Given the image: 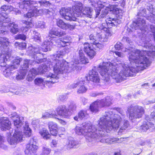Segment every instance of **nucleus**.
Wrapping results in <instances>:
<instances>
[{"label": "nucleus", "mask_w": 155, "mask_h": 155, "mask_svg": "<svg viewBox=\"0 0 155 155\" xmlns=\"http://www.w3.org/2000/svg\"><path fill=\"white\" fill-rule=\"evenodd\" d=\"M116 110L120 115L113 114L111 110L105 112L99 120L97 127L93 125L90 122H84L80 126H76V134L84 136L87 141L92 142V143L94 142L108 144L114 143L118 139L116 138H108L107 133L112 130L114 131L117 130L120 126L118 132V134L120 135L125 133L130 125L129 121L124 119L125 116L121 109L117 107Z\"/></svg>", "instance_id": "nucleus-1"}, {"label": "nucleus", "mask_w": 155, "mask_h": 155, "mask_svg": "<svg viewBox=\"0 0 155 155\" xmlns=\"http://www.w3.org/2000/svg\"><path fill=\"white\" fill-rule=\"evenodd\" d=\"M70 47H65L61 49L57 52V54L51 56L47 61L45 62V66L42 71H46L51 69H53L54 72L57 74H63L68 73L72 70H77L80 68L79 64L81 62L82 64H85L87 61V58L82 49L78 48V49L79 54V59H75L68 65V63L62 58L63 55L70 51Z\"/></svg>", "instance_id": "nucleus-2"}, {"label": "nucleus", "mask_w": 155, "mask_h": 155, "mask_svg": "<svg viewBox=\"0 0 155 155\" xmlns=\"http://www.w3.org/2000/svg\"><path fill=\"white\" fill-rule=\"evenodd\" d=\"M127 67L118 62L112 63L110 62H103L102 63L100 64L98 67H94L93 69L89 71V79L94 82H99L100 79L97 70L104 80L108 82L110 76L116 83H120L126 79V77L135 74L134 71L131 74L125 71V69H127Z\"/></svg>", "instance_id": "nucleus-3"}, {"label": "nucleus", "mask_w": 155, "mask_h": 155, "mask_svg": "<svg viewBox=\"0 0 155 155\" xmlns=\"http://www.w3.org/2000/svg\"><path fill=\"white\" fill-rule=\"evenodd\" d=\"M66 34L65 31L60 29L54 28L50 30L49 32V38L48 39H45L44 42V46L45 47V51H50L53 46L57 45H60L62 47L68 46L70 45V39L69 37H64L63 39L59 38L56 39L54 38L56 36L61 37Z\"/></svg>", "instance_id": "nucleus-4"}, {"label": "nucleus", "mask_w": 155, "mask_h": 155, "mask_svg": "<svg viewBox=\"0 0 155 155\" xmlns=\"http://www.w3.org/2000/svg\"><path fill=\"white\" fill-rule=\"evenodd\" d=\"M49 3L48 2L46 1L31 0H25L21 2H19V7L20 8L23 9L24 11L23 12L28 11L27 14L24 15L26 18H28L41 15L43 11L40 8V6H46Z\"/></svg>", "instance_id": "nucleus-5"}, {"label": "nucleus", "mask_w": 155, "mask_h": 155, "mask_svg": "<svg viewBox=\"0 0 155 155\" xmlns=\"http://www.w3.org/2000/svg\"><path fill=\"white\" fill-rule=\"evenodd\" d=\"M91 5L92 6L95 7V18L98 17L101 11V14L99 17V18H104L107 14L108 11H110L112 12L114 14L116 15V18H113L115 20L120 19L121 21V23L123 21L122 18L123 17V11L118 8L116 5H109L107 6H106L103 4L98 5L95 3L92 4Z\"/></svg>", "instance_id": "nucleus-6"}, {"label": "nucleus", "mask_w": 155, "mask_h": 155, "mask_svg": "<svg viewBox=\"0 0 155 155\" xmlns=\"http://www.w3.org/2000/svg\"><path fill=\"white\" fill-rule=\"evenodd\" d=\"M82 10V4L80 2L77 3L72 8H62L60 13L62 18L67 21H77V17H80Z\"/></svg>", "instance_id": "nucleus-7"}, {"label": "nucleus", "mask_w": 155, "mask_h": 155, "mask_svg": "<svg viewBox=\"0 0 155 155\" xmlns=\"http://www.w3.org/2000/svg\"><path fill=\"white\" fill-rule=\"evenodd\" d=\"M121 21L120 19L115 20L111 18H108L105 19L104 22L94 28V31L96 32L97 37L99 38V40L102 39L104 37L103 35H105L104 33L110 34L108 28L111 26L117 25L121 23Z\"/></svg>", "instance_id": "nucleus-8"}, {"label": "nucleus", "mask_w": 155, "mask_h": 155, "mask_svg": "<svg viewBox=\"0 0 155 155\" xmlns=\"http://www.w3.org/2000/svg\"><path fill=\"white\" fill-rule=\"evenodd\" d=\"M13 122L15 128L14 134L11 138H8L7 139L8 142L11 145L16 144L21 141L22 140L23 136L22 131H21L23 123L20 120V118L14 120Z\"/></svg>", "instance_id": "nucleus-9"}, {"label": "nucleus", "mask_w": 155, "mask_h": 155, "mask_svg": "<svg viewBox=\"0 0 155 155\" xmlns=\"http://www.w3.org/2000/svg\"><path fill=\"white\" fill-rule=\"evenodd\" d=\"M9 42L8 39L6 37H0V50L2 53L0 56L1 62L7 61L11 57L10 51L8 48Z\"/></svg>", "instance_id": "nucleus-10"}, {"label": "nucleus", "mask_w": 155, "mask_h": 155, "mask_svg": "<svg viewBox=\"0 0 155 155\" xmlns=\"http://www.w3.org/2000/svg\"><path fill=\"white\" fill-rule=\"evenodd\" d=\"M43 45L44 43L43 44V46L45 49L42 48L38 46H36V47L31 46L28 48V52L35 59V62L38 63H41L43 62H46L47 61L46 58H41L43 57V54L41 53V51H44L45 48L44 46Z\"/></svg>", "instance_id": "nucleus-11"}, {"label": "nucleus", "mask_w": 155, "mask_h": 155, "mask_svg": "<svg viewBox=\"0 0 155 155\" xmlns=\"http://www.w3.org/2000/svg\"><path fill=\"white\" fill-rule=\"evenodd\" d=\"M111 98L110 96H107L100 100L94 102L91 104L90 109L93 113L97 112L99 108L109 106L111 104Z\"/></svg>", "instance_id": "nucleus-12"}, {"label": "nucleus", "mask_w": 155, "mask_h": 155, "mask_svg": "<svg viewBox=\"0 0 155 155\" xmlns=\"http://www.w3.org/2000/svg\"><path fill=\"white\" fill-rule=\"evenodd\" d=\"M103 46L102 44L97 41L94 42L93 45L88 43H85L84 44V50L89 58L92 59L96 53L94 51V48L97 47V48L101 49Z\"/></svg>", "instance_id": "nucleus-13"}, {"label": "nucleus", "mask_w": 155, "mask_h": 155, "mask_svg": "<svg viewBox=\"0 0 155 155\" xmlns=\"http://www.w3.org/2000/svg\"><path fill=\"white\" fill-rule=\"evenodd\" d=\"M127 111L129 118L132 120L134 118H141L144 113V109L141 107L134 105L128 107Z\"/></svg>", "instance_id": "nucleus-14"}, {"label": "nucleus", "mask_w": 155, "mask_h": 155, "mask_svg": "<svg viewBox=\"0 0 155 155\" xmlns=\"http://www.w3.org/2000/svg\"><path fill=\"white\" fill-rule=\"evenodd\" d=\"M146 14V10L144 8H142L140 10V12H138L137 15L140 17L138 18L137 19L135 22H133L132 26L133 28L135 29L140 28L141 30L144 29V28H147L146 25L145 21L143 16H145V14Z\"/></svg>", "instance_id": "nucleus-15"}, {"label": "nucleus", "mask_w": 155, "mask_h": 155, "mask_svg": "<svg viewBox=\"0 0 155 155\" xmlns=\"http://www.w3.org/2000/svg\"><path fill=\"white\" fill-rule=\"evenodd\" d=\"M85 79L88 81V77H86L84 79L81 78H78L74 83H72L69 85V88L70 89L74 88L77 87H79L77 90V93L78 94H82L85 93L87 88L85 87L84 84L85 81Z\"/></svg>", "instance_id": "nucleus-16"}, {"label": "nucleus", "mask_w": 155, "mask_h": 155, "mask_svg": "<svg viewBox=\"0 0 155 155\" xmlns=\"http://www.w3.org/2000/svg\"><path fill=\"white\" fill-rule=\"evenodd\" d=\"M122 40L124 42L126 41L129 44L130 47L127 48H124L122 46V44L120 42H117L116 44L115 45L114 47L117 50H119L121 49L122 51H128V57L129 56V53L133 49V42L128 37H124L122 39Z\"/></svg>", "instance_id": "nucleus-17"}, {"label": "nucleus", "mask_w": 155, "mask_h": 155, "mask_svg": "<svg viewBox=\"0 0 155 155\" xmlns=\"http://www.w3.org/2000/svg\"><path fill=\"white\" fill-rule=\"evenodd\" d=\"M2 15L5 14L7 15L8 17L9 18L10 21L7 22L3 23V24H5V27L4 28H0V33H2V34H5V32L6 33V31L4 30H5L6 28H8V26L9 27H12L10 29V31L14 34L17 33L18 31V25L17 24H15L14 22H12L10 24H8V23L11 21V19L9 17L8 15L7 14L5 13H0Z\"/></svg>", "instance_id": "nucleus-18"}, {"label": "nucleus", "mask_w": 155, "mask_h": 155, "mask_svg": "<svg viewBox=\"0 0 155 155\" xmlns=\"http://www.w3.org/2000/svg\"><path fill=\"white\" fill-rule=\"evenodd\" d=\"M55 111L58 115L65 118H68L71 115V112L69 111L66 106L64 105L58 106Z\"/></svg>", "instance_id": "nucleus-19"}, {"label": "nucleus", "mask_w": 155, "mask_h": 155, "mask_svg": "<svg viewBox=\"0 0 155 155\" xmlns=\"http://www.w3.org/2000/svg\"><path fill=\"white\" fill-rule=\"evenodd\" d=\"M36 142L34 138H31L26 146V149L25 150L26 154L29 153H35L38 148V146L36 145Z\"/></svg>", "instance_id": "nucleus-20"}, {"label": "nucleus", "mask_w": 155, "mask_h": 155, "mask_svg": "<svg viewBox=\"0 0 155 155\" xmlns=\"http://www.w3.org/2000/svg\"><path fill=\"white\" fill-rule=\"evenodd\" d=\"M11 123L6 117H1L0 119V128L2 130H10Z\"/></svg>", "instance_id": "nucleus-21"}, {"label": "nucleus", "mask_w": 155, "mask_h": 155, "mask_svg": "<svg viewBox=\"0 0 155 155\" xmlns=\"http://www.w3.org/2000/svg\"><path fill=\"white\" fill-rule=\"evenodd\" d=\"M58 78L57 75L50 73L47 76V80L46 81V85L50 87L51 84L58 82Z\"/></svg>", "instance_id": "nucleus-22"}, {"label": "nucleus", "mask_w": 155, "mask_h": 155, "mask_svg": "<svg viewBox=\"0 0 155 155\" xmlns=\"http://www.w3.org/2000/svg\"><path fill=\"white\" fill-rule=\"evenodd\" d=\"M48 125L51 134L54 136H57L58 129L57 124L55 122L51 121L48 122Z\"/></svg>", "instance_id": "nucleus-23"}, {"label": "nucleus", "mask_w": 155, "mask_h": 155, "mask_svg": "<svg viewBox=\"0 0 155 155\" xmlns=\"http://www.w3.org/2000/svg\"><path fill=\"white\" fill-rule=\"evenodd\" d=\"M79 142L72 138H70L67 140L65 147H67L68 150L73 148H76L79 146Z\"/></svg>", "instance_id": "nucleus-24"}, {"label": "nucleus", "mask_w": 155, "mask_h": 155, "mask_svg": "<svg viewBox=\"0 0 155 155\" xmlns=\"http://www.w3.org/2000/svg\"><path fill=\"white\" fill-rule=\"evenodd\" d=\"M153 126L154 124L153 122L144 121L140 127V130L141 132H146L150 128Z\"/></svg>", "instance_id": "nucleus-25"}, {"label": "nucleus", "mask_w": 155, "mask_h": 155, "mask_svg": "<svg viewBox=\"0 0 155 155\" xmlns=\"http://www.w3.org/2000/svg\"><path fill=\"white\" fill-rule=\"evenodd\" d=\"M147 9L150 12L151 15L147 17V19L150 21L154 24L155 25V8L153 9L151 5L148 7Z\"/></svg>", "instance_id": "nucleus-26"}, {"label": "nucleus", "mask_w": 155, "mask_h": 155, "mask_svg": "<svg viewBox=\"0 0 155 155\" xmlns=\"http://www.w3.org/2000/svg\"><path fill=\"white\" fill-rule=\"evenodd\" d=\"M15 73L16 74L15 75V79L17 80H20L24 79L26 75L27 71L25 69H24L23 71L21 70V69H20L19 72L18 71L16 72L15 71Z\"/></svg>", "instance_id": "nucleus-27"}, {"label": "nucleus", "mask_w": 155, "mask_h": 155, "mask_svg": "<svg viewBox=\"0 0 155 155\" xmlns=\"http://www.w3.org/2000/svg\"><path fill=\"white\" fill-rule=\"evenodd\" d=\"M9 21L10 19L7 15L5 14H0V28H4L5 25L3 23L8 22Z\"/></svg>", "instance_id": "nucleus-28"}, {"label": "nucleus", "mask_w": 155, "mask_h": 155, "mask_svg": "<svg viewBox=\"0 0 155 155\" xmlns=\"http://www.w3.org/2000/svg\"><path fill=\"white\" fill-rule=\"evenodd\" d=\"M83 5H82V10L81 15L80 16H82L83 15H86L87 17L91 18L92 17L93 9L92 8L89 7H85L83 11Z\"/></svg>", "instance_id": "nucleus-29"}, {"label": "nucleus", "mask_w": 155, "mask_h": 155, "mask_svg": "<svg viewBox=\"0 0 155 155\" xmlns=\"http://www.w3.org/2000/svg\"><path fill=\"white\" fill-rule=\"evenodd\" d=\"M45 66V64L44 65L43 64H42V65H41V66L38 68L37 70H36L34 68H32L30 70L29 73L32 74V75L35 76L38 74L39 72L43 73L45 72L46 71H41V70H42L43 68H44V67Z\"/></svg>", "instance_id": "nucleus-30"}, {"label": "nucleus", "mask_w": 155, "mask_h": 155, "mask_svg": "<svg viewBox=\"0 0 155 155\" xmlns=\"http://www.w3.org/2000/svg\"><path fill=\"white\" fill-rule=\"evenodd\" d=\"M39 133L41 136L45 139L48 140L50 138L51 135L48 130L44 128L40 130Z\"/></svg>", "instance_id": "nucleus-31"}, {"label": "nucleus", "mask_w": 155, "mask_h": 155, "mask_svg": "<svg viewBox=\"0 0 155 155\" xmlns=\"http://www.w3.org/2000/svg\"><path fill=\"white\" fill-rule=\"evenodd\" d=\"M24 133L25 136L28 137H30L31 134V130L29 127L28 123L26 122L24 127Z\"/></svg>", "instance_id": "nucleus-32"}, {"label": "nucleus", "mask_w": 155, "mask_h": 155, "mask_svg": "<svg viewBox=\"0 0 155 155\" xmlns=\"http://www.w3.org/2000/svg\"><path fill=\"white\" fill-rule=\"evenodd\" d=\"M22 22L25 25L24 29H23V32H25L27 31L29 29L32 27L34 25L32 22L31 21H28L26 20H23L22 21Z\"/></svg>", "instance_id": "nucleus-33"}, {"label": "nucleus", "mask_w": 155, "mask_h": 155, "mask_svg": "<svg viewBox=\"0 0 155 155\" xmlns=\"http://www.w3.org/2000/svg\"><path fill=\"white\" fill-rule=\"evenodd\" d=\"M1 11L6 12V14L8 15V13H9L13 10V7L11 5H3L0 8ZM4 13V12L0 13ZM6 14V13H5Z\"/></svg>", "instance_id": "nucleus-34"}, {"label": "nucleus", "mask_w": 155, "mask_h": 155, "mask_svg": "<svg viewBox=\"0 0 155 155\" xmlns=\"http://www.w3.org/2000/svg\"><path fill=\"white\" fill-rule=\"evenodd\" d=\"M57 25L59 27L63 29L66 30V28H67V23H65L61 19H59L57 21Z\"/></svg>", "instance_id": "nucleus-35"}, {"label": "nucleus", "mask_w": 155, "mask_h": 155, "mask_svg": "<svg viewBox=\"0 0 155 155\" xmlns=\"http://www.w3.org/2000/svg\"><path fill=\"white\" fill-rule=\"evenodd\" d=\"M33 34H34L33 37L34 40L36 41L39 43L41 41V36L40 34L36 31H33Z\"/></svg>", "instance_id": "nucleus-36"}, {"label": "nucleus", "mask_w": 155, "mask_h": 155, "mask_svg": "<svg viewBox=\"0 0 155 155\" xmlns=\"http://www.w3.org/2000/svg\"><path fill=\"white\" fill-rule=\"evenodd\" d=\"M30 61L28 60H25L24 61L23 64L21 66L20 69H21V70L23 71L24 69H25L27 71V69L28 68Z\"/></svg>", "instance_id": "nucleus-37"}, {"label": "nucleus", "mask_w": 155, "mask_h": 155, "mask_svg": "<svg viewBox=\"0 0 155 155\" xmlns=\"http://www.w3.org/2000/svg\"><path fill=\"white\" fill-rule=\"evenodd\" d=\"M50 118H53L56 119H59V118L57 117L58 115L56 114L55 111L53 110H51L49 111Z\"/></svg>", "instance_id": "nucleus-38"}, {"label": "nucleus", "mask_w": 155, "mask_h": 155, "mask_svg": "<svg viewBox=\"0 0 155 155\" xmlns=\"http://www.w3.org/2000/svg\"><path fill=\"white\" fill-rule=\"evenodd\" d=\"M51 151L50 149L47 147H43L42 153L40 155H49Z\"/></svg>", "instance_id": "nucleus-39"}, {"label": "nucleus", "mask_w": 155, "mask_h": 155, "mask_svg": "<svg viewBox=\"0 0 155 155\" xmlns=\"http://www.w3.org/2000/svg\"><path fill=\"white\" fill-rule=\"evenodd\" d=\"M78 115L79 119L81 120L85 117L87 115L85 111L82 110L78 112Z\"/></svg>", "instance_id": "nucleus-40"}, {"label": "nucleus", "mask_w": 155, "mask_h": 155, "mask_svg": "<svg viewBox=\"0 0 155 155\" xmlns=\"http://www.w3.org/2000/svg\"><path fill=\"white\" fill-rule=\"evenodd\" d=\"M76 107V104L74 103H72L69 106L67 109L69 111L71 112V114L72 112L75 110Z\"/></svg>", "instance_id": "nucleus-41"}, {"label": "nucleus", "mask_w": 155, "mask_h": 155, "mask_svg": "<svg viewBox=\"0 0 155 155\" xmlns=\"http://www.w3.org/2000/svg\"><path fill=\"white\" fill-rule=\"evenodd\" d=\"M36 27L37 28H45V23L43 21H38L36 24Z\"/></svg>", "instance_id": "nucleus-42"}, {"label": "nucleus", "mask_w": 155, "mask_h": 155, "mask_svg": "<svg viewBox=\"0 0 155 155\" xmlns=\"http://www.w3.org/2000/svg\"><path fill=\"white\" fill-rule=\"evenodd\" d=\"M16 46H18L20 49H24L26 48V44L25 43L16 42L15 43Z\"/></svg>", "instance_id": "nucleus-43"}, {"label": "nucleus", "mask_w": 155, "mask_h": 155, "mask_svg": "<svg viewBox=\"0 0 155 155\" xmlns=\"http://www.w3.org/2000/svg\"><path fill=\"white\" fill-rule=\"evenodd\" d=\"M34 82L35 84L39 85L43 84L44 80L42 78H37L35 80Z\"/></svg>", "instance_id": "nucleus-44"}, {"label": "nucleus", "mask_w": 155, "mask_h": 155, "mask_svg": "<svg viewBox=\"0 0 155 155\" xmlns=\"http://www.w3.org/2000/svg\"><path fill=\"white\" fill-rule=\"evenodd\" d=\"M40 120L38 119H35L32 120V124L34 127H38L40 126Z\"/></svg>", "instance_id": "nucleus-45"}, {"label": "nucleus", "mask_w": 155, "mask_h": 155, "mask_svg": "<svg viewBox=\"0 0 155 155\" xmlns=\"http://www.w3.org/2000/svg\"><path fill=\"white\" fill-rule=\"evenodd\" d=\"M9 116L13 120H14L18 119V118H19L18 115L16 112H12L11 114L9 115Z\"/></svg>", "instance_id": "nucleus-46"}, {"label": "nucleus", "mask_w": 155, "mask_h": 155, "mask_svg": "<svg viewBox=\"0 0 155 155\" xmlns=\"http://www.w3.org/2000/svg\"><path fill=\"white\" fill-rule=\"evenodd\" d=\"M146 142L144 140L141 139H139L136 142V144L138 147L140 146H143L145 145Z\"/></svg>", "instance_id": "nucleus-47"}, {"label": "nucleus", "mask_w": 155, "mask_h": 155, "mask_svg": "<svg viewBox=\"0 0 155 155\" xmlns=\"http://www.w3.org/2000/svg\"><path fill=\"white\" fill-rule=\"evenodd\" d=\"M35 76L33 75L32 74L29 73L27 76L26 79L28 81H31L35 78Z\"/></svg>", "instance_id": "nucleus-48"}, {"label": "nucleus", "mask_w": 155, "mask_h": 155, "mask_svg": "<svg viewBox=\"0 0 155 155\" xmlns=\"http://www.w3.org/2000/svg\"><path fill=\"white\" fill-rule=\"evenodd\" d=\"M67 98V94H66L61 95L59 97V99L62 101H66Z\"/></svg>", "instance_id": "nucleus-49"}, {"label": "nucleus", "mask_w": 155, "mask_h": 155, "mask_svg": "<svg viewBox=\"0 0 155 155\" xmlns=\"http://www.w3.org/2000/svg\"><path fill=\"white\" fill-rule=\"evenodd\" d=\"M132 24H131V25L130 26L132 29H131L130 28H127V31H128L129 33H131V32H132L133 31V30L134 29L136 30H137L138 29H140L142 33L143 32V31H144L145 30L146 31V28H144V29H143V30H141L140 28H138V29H135L134 28H133V27H132Z\"/></svg>", "instance_id": "nucleus-50"}, {"label": "nucleus", "mask_w": 155, "mask_h": 155, "mask_svg": "<svg viewBox=\"0 0 155 155\" xmlns=\"http://www.w3.org/2000/svg\"><path fill=\"white\" fill-rule=\"evenodd\" d=\"M103 94L101 93H99L97 92L93 91L90 94V95L92 97H96L98 96L102 95Z\"/></svg>", "instance_id": "nucleus-51"}, {"label": "nucleus", "mask_w": 155, "mask_h": 155, "mask_svg": "<svg viewBox=\"0 0 155 155\" xmlns=\"http://www.w3.org/2000/svg\"><path fill=\"white\" fill-rule=\"evenodd\" d=\"M17 39H21L23 40H25L26 38V36L23 34H20L18 35L16 37Z\"/></svg>", "instance_id": "nucleus-52"}, {"label": "nucleus", "mask_w": 155, "mask_h": 155, "mask_svg": "<svg viewBox=\"0 0 155 155\" xmlns=\"http://www.w3.org/2000/svg\"><path fill=\"white\" fill-rule=\"evenodd\" d=\"M43 12H45L47 17H49L53 14V13L48 9H45L44 10Z\"/></svg>", "instance_id": "nucleus-53"}, {"label": "nucleus", "mask_w": 155, "mask_h": 155, "mask_svg": "<svg viewBox=\"0 0 155 155\" xmlns=\"http://www.w3.org/2000/svg\"><path fill=\"white\" fill-rule=\"evenodd\" d=\"M42 118L44 119H46L48 118H50L49 112H46L45 113L43 114Z\"/></svg>", "instance_id": "nucleus-54"}, {"label": "nucleus", "mask_w": 155, "mask_h": 155, "mask_svg": "<svg viewBox=\"0 0 155 155\" xmlns=\"http://www.w3.org/2000/svg\"><path fill=\"white\" fill-rule=\"evenodd\" d=\"M9 91V89H7V87L5 86H3L2 88L0 89V92L2 93L7 92Z\"/></svg>", "instance_id": "nucleus-55"}, {"label": "nucleus", "mask_w": 155, "mask_h": 155, "mask_svg": "<svg viewBox=\"0 0 155 155\" xmlns=\"http://www.w3.org/2000/svg\"><path fill=\"white\" fill-rule=\"evenodd\" d=\"M90 40L91 41V44H93L94 42H95L96 40H95V38H94L95 37L94 36V35L92 34L91 35L89 36Z\"/></svg>", "instance_id": "nucleus-56"}, {"label": "nucleus", "mask_w": 155, "mask_h": 155, "mask_svg": "<svg viewBox=\"0 0 155 155\" xmlns=\"http://www.w3.org/2000/svg\"><path fill=\"white\" fill-rule=\"evenodd\" d=\"M155 102V98L153 99L152 100L147 101L146 100L144 102L145 104L146 105L149 104H151L154 103Z\"/></svg>", "instance_id": "nucleus-57"}, {"label": "nucleus", "mask_w": 155, "mask_h": 155, "mask_svg": "<svg viewBox=\"0 0 155 155\" xmlns=\"http://www.w3.org/2000/svg\"><path fill=\"white\" fill-rule=\"evenodd\" d=\"M3 138L2 136L0 135V148H4L5 145L3 144Z\"/></svg>", "instance_id": "nucleus-58"}, {"label": "nucleus", "mask_w": 155, "mask_h": 155, "mask_svg": "<svg viewBox=\"0 0 155 155\" xmlns=\"http://www.w3.org/2000/svg\"><path fill=\"white\" fill-rule=\"evenodd\" d=\"M66 27L67 28H66V30L68 29L70 30H72L75 28V25H71L70 24H67Z\"/></svg>", "instance_id": "nucleus-59"}, {"label": "nucleus", "mask_w": 155, "mask_h": 155, "mask_svg": "<svg viewBox=\"0 0 155 155\" xmlns=\"http://www.w3.org/2000/svg\"><path fill=\"white\" fill-rule=\"evenodd\" d=\"M153 119L152 118H150V116L148 115L147 116H146L145 117V120L144 121H151L152 120H152Z\"/></svg>", "instance_id": "nucleus-60"}, {"label": "nucleus", "mask_w": 155, "mask_h": 155, "mask_svg": "<svg viewBox=\"0 0 155 155\" xmlns=\"http://www.w3.org/2000/svg\"><path fill=\"white\" fill-rule=\"evenodd\" d=\"M115 53L119 57H123V54L121 52L118 51H115Z\"/></svg>", "instance_id": "nucleus-61"}, {"label": "nucleus", "mask_w": 155, "mask_h": 155, "mask_svg": "<svg viewBox=\"0 0 155 155\" xmlns=\"http://www.w3.org/2000/svg\"><path fill=\"white\" fill-rule=\"evenodd\" d=\"M154 111L151 114V116L153 119H155V106L154 107Z\"/></svg>", "instance_id": "nucleus-62"}, {"label": "nucleus", "mask_w": 155, "mask_h": 155, "mask_svg": "<svg viewBox=\"0 0 155 155\" xmlns=\"http://www.w3.org/2000/svg\"><path fill=\"white\" fill-rule=\"evenodd\" d=\"M81 101L84 104L87 102V100L84 97H81Z\"/></svg>", "instance_id": "nucleus-63"}, {"label": "nucleus", "mask_w": 155, "mask_h": 155, "mask_svg": "<svg viewBox=\"0 0 155 155\" xmlns=\"http://www.w3.org/2000/svg\"><path fill=\"white\" fill-rule=\"evenodd\" d=\"M51 143L53 145V147H55L56 146L57 144V142L55 140H53L52 141Z\"/></svg>", "instance_id": "nucleus-64"}]
</instances>
